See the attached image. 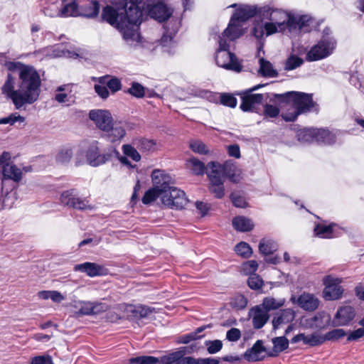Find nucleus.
I'll return each mask as SVG.
<instances>
[{"label":"nucleus","instance_id":"nucleus-1","mask_svg":"<svg viewBox=\"0 0 364 364\" xmlns=\"http://www.w3.org/2000/svg\"><path fill=\"white\" fill-rule=\"evenodd\" d=\"M7 69L16 73L18 80L11 73L1 87V92L10 99L16 109L36 102L41 94V79L39 73L32 66L19 62H6Z\"/></svg>","mask_w":364,"mask_h":364},{"label":"nucleus","instance_id":"nucleus-2","mask_svg":"<svg viewBox=\"0 0 364 364\" xmlns=\"http://www.w3.org/2000/svg\"><path fill=\"white\" fill-rule=\"evenodd\" d=\"M144 0H107L102 18L117 28L127 45L136 47L141 43L139 26L141 23L140 4Z\"/></svg>","mask_w":364,"mask_h":364},{"label":"nucleus","instance_id":"nucleus-3","mask_svg":"<svg viewBox=\"0 0 364 364\" xmlns=\"http://www.w3.org/2000/svg\"><path fill=\"white\" fill-rule=\"evenodd\" d=\"M259 17L254 21L252 35L257 40L264 36L278 33L289 32L292 19V11L264 6L258 11Z\"/></svg>","mask_w":364,"mask_h":364},{"label":"nucleus","instance_id":"nucleus-4","mask_svg":"<svg viewBox=\"0 0 364 364\" xmlns=\"http://www.w3.org/2000/svg\"><path fill=\"white\" fill-rule=\"evenodd\" d=\"M114 154H119L115 148L111 147L107 151L101 153L100 142L97 140H89L80 144L77 156L85 155L90 166L97 167L108 162Z\"/></svg>","mask_w":364,"mask_h":364},{"label":"nucleus","instance_id":"nucleus-5","mask_svg":"<svg viewBox=\"0 0 364 364\" xmlns=\"http://www.w3.org/2000/svg\"><path fill=\"white\" fill-rule=\"evenodd\" d=\"M276 97H282L291 107L288 112L282 114V117L286 121H294L297 116L312 106L311 95L296 92H290L285 95H277Z\"/></svg>","mask_w":364,"mask_h":364},{"label":"nucleus","instance_id":"nucleus-6","mask_svg":"<svg viewBox=\"0 0 364 364\" xmlns=\"http://www.w3.org/2000/svg\"><path fill=\"white\" fill-rule=\"evenodd\" d=\"M90 7L92 8L91 11H81L73 1L64 6L62 9H58L55 4H51L48 7L44 9L46 15L50 17H69V16H84L86 17H95L96 16L100 10L99 4L96 1L90 2Z\"/></svg>","mask_w":364,"mask_h":364},{"label":"nucleus","instance_id":"nucleus-7","mask_svg":"<svg viewBox=\"0 0 364 364\" xmlns=\"http://www.w3.org/2000/svg\"><path fill=\"white\" fill-rule=\"evenodd\" d=\"M218 49L215 55L216 65L223 69L240 73L242 70V65L236 55L229 51L228 43L220 37L218 41Z\"/></svg>","mask_w":364,"mask_h":364},{"label":"nucleus","instance_id":"nucleus-8","mask_svg":"<svg viewBox=\"0 0 364 364\" xmlns=\"http://www.w3.org/2000/svg\"><path fill=\"white\" fill-rule=\"evenodd\" d=\"M153 187L146 191L142 198L144 204L148 205L158 198L159 192L166 186H171L173 183L171 176L165 171L154 169L151 175Z\"/></svg>","mask_w":364,"mask_h":364},{"label":"nucleus","instance_id":"nucleus-9","mask_svg":"<svg viewBox=\"0 0 364 364\" xmlns=\"http://www.w3.org/2000/svg\"><path fill=\"white\" fill-rule=\"evenodd\" d=\"M158 198L163 205L176 210L184 208L189 202L184 191L172 186L162 189Z\"/></svg>","mask_w":364,"mask_h":364},{"label":"nucleus","instance_id":"nucleus-10","mask_svg":"<svg viewBox=\"0 0 364 364\" xmlns=\"http://www.w3.org/2000/svg\"><path fill=\"white\" fill-rule=\"evenodd\" d=\"M222 165L215 161L207 164V175L209 178V189L215 197L221 198L225 196L223 186L224 176L222 174Z\"/></svg>","mask_w":364,"mask_h":364},{"label":"nucleus","instance_id":"nucleus-11","mask_svg":"<svg viewBox=\"0 0 364 364\" xmlns=\"http://www.w3.org/2000/svg\"><path fill=\"white\" fill-rule=\"evenodd\" d=\"M142 4L143 2L139 5L141 14L144 11L151 18L158 22H164L172 16L173 9L163 1L154 2L149 0L146 6Z\"/></svg>","mask_w":364,"mask_h":364},{"label":"nucleus","instance_id":"nucleus-12","mask_svg":"<svg viewBox=\"0 0 364 364\" xmlns=\"http://www.w3.org/2000/svg\"><path fill=\"white\" fill-rule=\"evenodd\" d=\"M336 42L332 36H323L320 41L313 46L306 55V60L316 61L330 55L336 48Z\"/></svg>","mask_w":364,"mask_h":364},{"label":"nucleus","instance_id":"nucleus-13","mask_svg":"<svg viewBox=\"0 0 364 364\" xmlns=\"http://www.w3.org/2000/svg\"><path fill=\"white\" fill-rule=\"evenodd\" d=\"M324 288L322 291V296L326 301L338 300L342 297L343 288L341 284L342 279L332 276L328 275L322 279Z\"/></svg>","mask_w":364,"mask_h":364},{"label":"nucleus","instance_id":"nucleus-14","mask_svg":"<svg viewBox=\"0 0 364 364\" xmlns=\"http://www.w3.org/2000/svg\"><path fill=\"white\" fill-rule=\"evenodd\" d=\"M116 309L122 313V315L110 318L112 321H115L121 317H127L129 319L144 318L150 315L153 311L152 309L146 306H134L124 304H119Z\"/></svg>","mask_w":364,"mask_h":364},{"label":"nucleus","instance_id":"nucleus-15","mask_svg":"<svg viewBox=\"0 0 364 364\" xmlns=\"http://www.w3.org/2000/svg\"><path fill=\"white\" fill-rule=\"evenodd\" d=\"M303 140L309 141L316 140L325 144H332L335 141V135L326 129L308 128L304 129L299 134Z\"/></svg>","mask_w":364,"mask_h":364},{"label":"nucleus","instance_id":"nucleus-16","mask_svg":"<svg viewBox=\"0 0 364 364\" xmlns=\"http://www.w3.org/2000/svg\"><path fill=\"white\" fill-rule=\"evenodd\" d=\"M290 301L294 304L298 305L301 309L307 311H314L318 309L320 300L314 294L303 292L299 296L291 295Z\"/></svg>","mask_w":364,"mask_h":364},{"label":"nucleus","instance_id":"nucleus-17","mask_svg":"<svg viewBox=\"0 0 364 364\" xmlns=\"http://www.w3.org/2000/svg\"><path fill=\"white\" fill-rule=\"evenodd\" d=\"M89 117L96 127L103 132L107 130L114 121L110 112L107 109H92L89 113Z\"/></svg>","mask_w":364,"mask_h":364},{"label":"nucleus","instance_id":"nucleus-18","mask_svg":"<svg viewBox=\"0 0 364 364\" xmlns=\"http://www.w3.org/2000/svg\"><path fill=\"white\" fill-rule=\"evenodd\" d=\"M314 21L308 15H300L292 13V19L289 33L297 34L300 32H309L311 31Z\"/></svg>","mask_w":364,"mask_h":364},{"label":"nucleus","instance_id":"nucleus-19","mask_svg":"<svg viewBox=\"0 0 364 364\" xmlns=\"http://www.w3.org/2000/svg\"><path fill=\"white\" fill-rule=\"evenodd\" d=\"M126 124L122 121H114L104 132L105 136L111 143H119L126 135Z\"/></svg>","mask_w":364,"mask_h":364},{"label":"nucleus","instance_id":"nucleus-20","mask_svg":"<svg viewBox=\"0 0 364 364\" xmlns=\"http://www.w3.org/2000/svg\"><path fill=\"white\" fill-rule=\"evenodd\" d=\"M246 31L247 28H243L242 23L235 21V18H231L228 27L218 36V38L222 37L227 42L228 41H234L242 36Z\"/></svg>","mask_w":364,"mask_h":364},{"label":"nucleus","instance_id":"nucleus-21","mask_svg":"<svg viewBox=\"0 0 364 364\" xmlns=\"http://www.w3.org/2000/svg\"><path fill=\"white\" fill-rule=\"evenodd\" d=\"M259 87H260V85L252 87L242 96L240 108L243 111H253L259 104L262 103L263 100L262 95L251 93L252 91L257 90Z\"/></svg>","mask_w":364,"mask_h":364},{"label":"nucleus","instance_id":"nucleus-22","mask_svg":"<svg viewBox=\"0 0 364 364\" xmlns=\"http://www.w3.org/2000/svg\"><path fill=\"white\" fill-rule=\"evenodd\" d=\"M29 167H23V168L18 167L16 164L12 163L11 164H6L2 168V183L5 180L9 179L14 182L18 183L21 181L23 178V173L24 172L30 171Z\"/></svg>","mask_w":364,"mask_h":364},{"label":"nucleus","instance_id":"nucleus-23","mask_svg":"<svg viewBox=\"0 0 364 364\" xmlns=\"http://www.w3.org/2000/svg\"><path fill=\"white\" fill-rule=\"evenodd\" d=\"M74 271L86 274L88 277H95L105 275L107 273V269L103 266L95 262H84L75 265Z\"/></svg>","mask_w":364,"mask_h":364},{"label":"nucleus","instance_id":"nucleus-24","mask_svg":"<svg viewBox=\"0 0 364 364\" xmlns=\"http://www.w3.org/2000/svg\"><path fill=\"white\" fill-rule=\"evenodd\" d=\"M229 7L236 8L235 12L233 14L231 18H235V21H237L242 24L257 12L255 6L232 4Z\"/></svg>","mask_w":364,"mask_h":364},{"label":"nucleus","instance_id":"nucleus-25","mask_svg":"<svg viewBox=\"0 0 364 364\" xmlns=\"http://www.w3.org/2000/svg\"><path fill=\"white\" fill-rule=\"evenodd\" d=\"M249 317L252 319L253 327L256 329L262 328L269 318L267 311L260 305L252 307L249 311Z\"/></svg>","mask_w":364,"mask_h":364},{"label":"nucleus","instance_id":"nucleus-26","mask_svg":"<svg viewBox=\"0 0 364 364\" xmlns=\"http://www.w3.org/2000/svg\"><path fill=\"white\" fill-rule=\"evenodd\" d=\"M292 343H297L299 342H302L304 344L309 346H320L324 343L323 335L314 332L311 334H304L299 333L291 339Z\"/></svg>","mask_w":364,"mask_h":364},{"label":"nucleus","instance_id":"nucleus-27","mask_svg":"<svg viewBox=\"0 0 364 364\" xmlns=\"http://www.w3.org/2000/svg\"><path fill=\"white\" fill-rule=\"evenodd\" d=\"M295 318V311L291 309H283L278 312L272 319L274 330L283 328Z\"/></svg>","mask_w":364,"mask_h":364},{"label":"nucleus","instance_id":"nucleus-28","mask_svg":"<svg viewBox=\"0 0 364 364\" xmlns=\"http://www.w3.org/2000/svg\"><path fill=\"white\" fill-rule=\"evenodd\" d=\"M355 316V312L351 306H346L341 307L333 319L336 326L347 325Z\"/></svg>","mask_w":364,"mask_h":364},{"label":"nucleus","instance_id":"nucleus-29","mask_svg":"<svg viewBox=\"0 0 364 364\" xmlns=\"http://www.w3.org/2000/svg\"><path fill=\"white\" fill-rule=\"evenodd\" d=\"M222 168L223 176H227L232 182H239L242 178V169L230 161L222 165Z\"/></svg>","mask_w":364,"mask_h":364},{"label":"nucleus","instance_id":"nucleus-30","mask_svg":"<svg viewBox=\"0 0 364 364\" xmlns=\"http://www.w3.org/2000/svg\"><path fill=\"white\" fill-rule=\"evenodd\" d=\"M259 65L258 73L260 75L266 77H274L277 75V72L272 64L264 58L259 59Z\"/></svg>","mask_w":364,"mask_h":364},{"label":"nucleus","instance_id":"nucleus-31","mask_svg":"<svg viewBox=\"0 0 364 364\" xmlns=\"http://www.w3.org/2000/svg\"><path fill=\"white\" fill-rule=\"evenodd\" d=\"M186 167L193 174L202 176L205 173V166L204 163L196 157H191L186 162Z\"/></svg>","mask_w":364,"mask_h":364},{"label":"nucleus","instance_id":"nucleus-32","mask_svg":"<svg viewBox=\"0 0 364 364\" xmlns=\"http://www.w3.org/2000/svg\"><path fill=\"white\" fill-rule=\"evenodd\" d=\"M285 304V299L283 298H274L272 296L265 297L262 304L264 310L269 312L272 310H276L283 306Z\"/></svg>","mask_w":364,"mask_h":364},{"label":"nucleus","instance_id":"nucleus-33","mask_svg":"<svg viewBox=\"0 0 364 364\" xmlns=\"http://www.w3.org/2000/svg\"><path fill=\"white\" fill-rule=\"evenodd\" d=\"M232 225L235 230L240 232H247L254 228V223L249 218L244 216H237L233 218Z\"/></svg>","mask_w":364,"mask_h":364},{"label":"nucleus","instance_id":"nucleus-34","mask_svg":"<svg viewBox=\"0 0 364 364\" xmlns=\"http://www.w3.org/2000/svg\"><path fill=\"white\" fill-rule=\"evenodd\" d=\"M134 144L136 146V147L144 152H154L157 150V144L156 143L151 139L140 138L136 139L134 141Z\"/></svg>","mask_w":364,"mask_h":364},{"label":"nucleus","instance_id":"nucleus-35","mask_svg":"<svg viewBox=\"0 0 364 364\" xmlns=\"http://www.w3.org/2000/svg\"><path fill=\"white\" fill-rule=\"evenodd\" d=\"M335 224L325 225L318 224L314 228V233L321 238H331L335 236L334 228Z\"/></svg>","mask_w":364,"mask_h":364},{"label":"nucleus","instance_id":"nucleus-36","mask_svg":"<svg viewBox=\"0 0 364 364\" xmlns=\"http://www.w3.org/2000/svg\"><path fill=\"white\" fill-rule=\"evenodd\" d=\"M264 351L261 341H257L254 346L245 353V357L248 360L256 361L261 358V354Z\"/></svg>","mask_w":364,"mask_h":364},{"label":"nucleus","instance_id":"nucleus-37","mask_svg":"<svg viewBox=\"0 0 364 364\" xmlns=\"http://www.w3.org/2000/svg\"><path fill=\"white\" fill-rule=\"evenodd\" d=\"M189 148L196 154L200 155H210L213 151L202 141L193 139L189 142Z\"/></svg>","mask_w":364,"mask_h":364},{"label":"nucleus","instance_id":"nucleus-38","mask_svg":"<svg viewBox=\"0 0 364 364\" xmlns=\"http://www.w3.org/2000/svg\"><path fill=\"white\" fill-rule=\"evenodd\" d=\"M277 244L275 241L269 238H263L259 244V250L263 255H270L276 251Z\"/></svg>","mask_w":364,"mask_h":364},{"label":"nucleus","instance_id":"nucleus-39","mask_svg":"<svg viewBox=\"0 0 364 364\" xmlns=\"http://www.w3.org/2000/svg\"><path fill=\"white\" fill-rule=\"evenodd\" d=\"M73 306L75 309V314L77 315H91L92 302L87 301H75Z\"/></svg>","mask_w":364,"mask_h":364},{"label":"nucleus","instance_id":"nucleus-40","mask_svg":"<svg viewBox=\"0 0 364 364\" xmlns=\"http://www.w3.org/2000/svg\"><path fill=\"white\" fill-rule=\"evenodd\" d=\"M100 82L107 84V86L113 93L120 90L122 88L121 81L117 77L109 78L107 76H105L100 78Z\"/></svg>","mask_w":364,"mask_h":364},{"label":"nucleus","instance_id":"nucleus-41","mask_svg":"<svg viewBox=\"0 0 364 364\" xmlns=\"http://www.w3.org/2000/svg\"><path fill=\"white\" fill-rule=\"evenodd\" d=\"M68 91V86L62 85L57 88L55 95V99L60 103H70L71 102V96L67 92Z\"/></svg>","mask_w":364,"mask_h":364},{"label":"nucleus","instance_id":"nucleus-42","mask_svg":"<svg viewBox=\"0 0 364 364\" xmlns=\"http://www.w3.org/2000/svg\"><path fill=\"white\" fill-rule=\"evenodd\" d=\"M235 251L237 255L248 258L252 255V250L249 244L245 242H240L235 247Z\"/></svg>","mask_w":364,"mask_h":364},{"label":"nucleus","instance_id":"nucleus-43","mask_svg":"<svg viewBox=\"0 0 364 364\" xmlns=\"http://www.w3.org/2000/svg\"><path fill=\"white\" fill-rule=\"evenodd\" d=\"M123 154L131 158L133 161L138 162L141 160V157L139 151L133 146L130 144H124L122 146Z\"/></svg>","mask_w":364,"mask_h":364},{"label":"nucleus","instance_id":"nucleus-44","mask_svg":"<svg viewBox=\"0 0 364 364\" xmlns=\"http://www.w3.org/2000/svg\"><path fill=\"white\" fill-rule=\"evenodd\" d=\"M127 364H160V362L153 356H141L130 359Z\"/></svg>","mask_w":364,"mask_h":364},{"label":"nucleus","instance_id":"nucleus-45","mask_svg":"<svg viewBox=\"0 0 364 364\" xmlns=\"http://www.w3.org/2000/svg\"><path fill=\"white\" fill-rule=\"evenodd\" d=\"M274 350L276 352H281L287 349L289 346V341L284 336L276 337L272 339Z\"/></svg>","mask_w":364,"mask_h":364},{"label":"nucleus","instance_id":"nucleus-46","mask_svg":"<svg viewBox=\"0 0 364 364\" xmlns=\"http://www.w3.org/2000/svg\"><path fill=\"white\" fill-rule=\"evenodd\" d=\"M173 33L170 34H164L161 40L160 44L164 48V50L168 53L171 52V48H173L175 46V43L173 40Z\"/></svg>","mask_w":364,"mask_h":364},{"label":"nucleus","instance_id":"nucleus-47","mask_svg":"<svg viewBox=\"0 0 364 364\" xmlns=\"http://www.w3.org/2000/svg\"><path fill=\"white\" fill-rule=\"evenodd\" d=\"M73 156V151L70 147L62 148L56 156V160L60 163L68 162Z\"/></svg>","mask_w":364,"mask_h":364},{"label":"nucleus","instance_id":"nucleus-48","mask_svg":"<svg viewBox=\"0 0 364 364\" xmlns=\"http://www.w3.org/2000/svg\"><path fill=\"white\" fill-rule=\"evenodd\" d=\"M279 113V108L274 104V101L266 104L264 107V115L265 117H275Z\"/></svg>","mask_w":364,"mask_h":364},{"label":"nucleus","instance_id":"nucleus-49","mask_svg":"<svg viewBox=\"0 0 364 364\" xmlns=\"http://www.w3.org/2000/svg\"><path fill=\"white\" fill-rule=\"evenodd\" d=\"M24 120L25 118L20 114H11L8 117L1 118L0 124H9L10 125H14L16 122L23 123Z\"/></svg>","mask_w":364,"mask_h":364},{"label":"nucleus","instance_id":"nucleus-50","mask_svg":"<svg viewBox=\"0 0 364 364\" xmlns=\"http://www.w3.org/2000/svg\"><path fill=\"white\" fill-rule=\"evenodd\" d=\"M247 304V299L241 294L235 296L230 301V305L237 309H242L246 307Z\"/></svg>","mask_w":364,"mask_h":364},{"label":"nucleus","instance_id":"nucleus-51","mask_svg":"<svg viewBox=\"0 0 364 364\" xmlns=\"http://www.w3.org/2000/svg\"><path fill=\"white\" fill-rule=\"evenodd\" d=\"M257 268L258 263L255 260L247 261L242 265V271L246 275L254 274L255 272L257 270Z\"/></svg>","mask_w":364,"mask_h":364},{"label":"nucleus","instance_id":"nucleus-52","mask_svg":"<svg viewBox=\"0 0 364 364\" xmlns=\"http://www.w3.org/2000/svg\"><path fill=\"white\" fill-rule=\"evenodd\" d=\"M247 283L250 288L255 290L260 289L264 284L262 279L255 274L248 278Z\"/></svg>","mask_w":364,"mask_h":364},{"label":"nucleus","instance_id":"nucleus-53","mask_svg":"<svg viewBox=\"0 0 364 364\" xmlns=\"http://www.w3.org/2000/svg\"><path fill=\"white\" fill-rule=\"evenodd\" d=\"M179 356H181V350L173 352L162 357L161 360H159L160 364H178Z\"/></svg>","mask_w":364,"mask_h":364},{"label":"nucleus","instance_id":"nucleus-54","mask_svg":"<svg viewBox=\"0 0 364 364\" xmlns=\"http://www.w3.org/2000/svg\"><path fill=\"white\" fill-rule=\"evenodd\" d=\"M302 63L303 60L301 58L296 55H291L286 61L285 69L291 70L299 67Z\"/></svg>","mask_w":364,"mask_h":364},{"label":"nucleus","instance_id":"nucleus-55","mask_svg":"<svg viewBox=\"0 0 364 364\" xmlns=\"http://www.w3.org/2000/svg\"><path fill=\"white\" fill-rule=\"evenodd\" d=\"M346 335V332L343 329L337 328L333 329L323 335L324 342L326 341L336 340L343 337Z\"/></svg>","mask_w":364,"mask_h":364},{"label":"nucleus","instance_id":"nucleus-56","mask_svg":"<svg viewBox=\"0 0 364 364\" xmlns=\"http://www.w3.org/2000/svg\"><path fill=\"white\" fill-rule=\"evenodd\" d=\"M129 92L138 98L144 97L145 95V88L138 82H133L129 89Z\"/></svg>","mask_w":364,"mask_h":364},{"label":"nucleus","instance_id":"nucleus-57","mask_svg":"<svg viewBox=\"0 0 364 364\" xmlns=\"http://www.w3.org/2000/svg\"><path fill=\"white\" fill-rule=\"evenodd\" d=\"M73 208L78 210H88L91 209L92 206L86 199H82L77 197H75L73 202L72 203Z\"/></svg>","mask_w":364,"mask_h":364},{"label":"nucleus","instance_id":"nucleus-58","mask_svg":"<svg viewBox=\"0 0 364 364\" xmlns=\"http://www.w3.org/2000/svg\"><path fill=\"white\" fill-rule=\"evenodd\" d=\"M75 197V194L73 190L67 191L61 194L60 200L62 203L71 207L72 203L73 202Z\"/></svg>","mask_w":364,"mask_h":364},{"label":"nucleus","instance_id":"nucleus-59","mask_svg":"<svg viewBox=\"0 0 364 364\" xmlns=\"http://www.w3.org/2000/svg\"><path fill=\"white\" fill-rule=\"evenodd\" d=\"M109 309V306L102 301L92 302V314H97Z\"/></svg>","mask_w":364,"mask_h":364},{"label":"nucleus","instance_id":"nucleus-60","mask_svg":"<svg viewBox=\"0 0 364 364\" xmlns=\"http://www.w3.org/2000/svg\"><path fill=\"white\" fill-rule=\"evenodd\" d=\"M208 351L210 354H214L220 351L223 347V343L220 340L206 342Z\"/></svg>","mask_w":364,"mask_h":364},{"label":"nucleus","instance_id":"nucleus-61","mask_svg":"<svg viewBox=\"0 0 364 364\" xmlns=\"http://www.w3.org/2000/svg\"><path fill=\"white\" fill-rule=\"evenodd\" d=\"M107 84H104L99 81L98 84L95 85V90L97 93V95L102 99H107L109 92L106 87Z\"/></svg>","mask_w":364,"mask_h":364},{"label":"nucleus","instance_id":"nucleus-62","mask_svg":"<svg viewBox=\"0 0 364 364\" xmlns=\"http://www.w3.org/2000/svg\"><path fill=\"white\" fill-rule=\"evenodd\" d=\"M29 364H53L50 355H38L31 359Z\"/></svg>","mask_w":364,"mask_h":364},{"label":"nucleus","instance_id":"nucleus-63","mask_svg":"<svg viewBox=\"0 0 364 364\" xmlns=\"http://www.w3.org/2000/svg\"><path fill=\"white\" fill-rule=\"evenodd\" d=\"M220 102L223 105L230 107H235L237 105V100L232 95L224 94L220 97Z\"/></svg>","mask_w":364,"mask_h":364},{"label":"nucleus","instance_id":"nucleus-64","mask_svg":"<svg viewBox=\"0 0 364 364\" xmlns=\"http://www.w3.org/2000/svg\"><path fill=\"white\" fill-rule=\"evenodd\" d=\"M232 203L235 207L237 208H245L247 205V203L244 198V197L237 194L232 193L230 196Z\"/></svg>","mask_w":364,"mask_h":364}]
</instances>
